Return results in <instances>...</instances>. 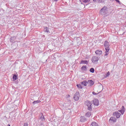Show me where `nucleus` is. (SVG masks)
<instances>
[{"instance_id": "obj_20", "label": "nucleus", "mask_w": 126, "mask_h": 126, "mask_svg": "<svg viewBox=\"0 0 126 126\" xmlns=\"http://www.w3.org/2000/svg\"><path fill=\"white\" fill-rule=\"evenodd\" d=\"M105 54L104 55V57L105 58H108V55H109V51H110V50H105Z\"/></svg>"}, {"instance_id": "obj_33", "label": "nucleus", "mask_w": 126, "mask_h": 126, "mask_svg": "<svg viewBox=\"0 0 126 126\" xmlns=\"http://www.w3.org/2000/svg\"><path fill=\"white\" fill-rule=\"evenodd\" d=\"M54 0V1H58V0Z\"/></svg>"}, {"instance_id": "obj_14", "label": "nucleus", "mask_w": 126, "mask_h": 126, "mask_svg": "<svg viewBox=\"0 0 126 126\" xmlns=\"http://www.w3.org/2000/svg\"><path fill=\"white\" fill-rule=\"evenodd\" d=\"M81 69L83 71H87V66H86V65H84L81 67Z\"/></svg>"}, {"instance_id": "obj_27", "label": "nucleus", "mask_w": 126, "mask_h": 126, "mask_svg": "<svg viewBox=\"0 0 126 126\" xmlns=\"http://www.w3.org/2000/svg\"><path fill=\"white\" fill-rule=\"evenodd\" d=\"M77 87H78L79 89H82V86L80 84H77Z\"/></svg>"}, {"instance_id": "obj_31", "label": "nucleus", "mask_w": 126, "mask_h": 126, "mask_svg": "<svg viewBox=\"0 0 126 126\" xmlns=\"http://www.w3.org/2000/svg\"><path fill=\"white\" fill-rule=\"evenodd\" d=\"M109 75H110V72L108 71V72H107V73L106 76H109Z\"/></svg>"}, {"instance_id": "obj_4", "label": "nucleus", "mask_w": 126, "mask_h": 126, "mask_svg": "<svg viewBox=\"0 0 126 126\" xmlns=\"http://www.w3.org/2000/svg\"><path fill=\"white\" fill-rule=\"evenodd\" d=\"M79 97H80L79 93L76 92L73 96L74 100H75V101H78L79 100Z\"/></svg>"}, {"instance_id": "obj_16", "label": "nucleus", "mask_w": 126, "mask_h": 126, "mask_svg": "<svg viewBox=\"0 0 126 126\" xmlns=\"http://www.w3.org/2000/svg\"><path fill=\"white\" fill-rule=\"evenodd\" d=\"M16 40V37H11L10 38V41L11 43H14V41Z\"/></svg>"}, {"instance_id": "obj_29", "label": "nucleus", "mask_w": 126, "mask_h": 126, "mask_svg": "<svg viewBox=\"0 0 126 126\" xmlns=\"http://www.w3.org/2000/svg\"><path fill=\"white\" fill-rule=\"evenodd\" d=\"M98 93H96L94 92H93V95H98Z\"/></svg>"}, {"instance_id": "obj_25", "label": "nucleus", "mask_w": 126, "mask_h": 126, "mask_svg": "<svg viewBox=\"0 0 126 126\" xmlns=\"http://www.w3.org/2000/svg\"><path fill=\"white\" fill-rule=\"evenodd\" d=\"M82 1L84 3H88L90 2V0H82Z\"/></svg>"}, {"instance_id": "obj_3", "label": "nucleus", "mask_w": 126, "mask_h": 126, "mask_svg": "<svg viewBox=\"0 0 126 126\" xmlns=\"http://www.w3.org/2000/svg\"><path fill=\"white\" fill-rule=\"evenodd\" d=\"M100 59V57H98L97 56H93L92 59V62L93 63H95L99 61Z\"/></svg>"}, {"instance_id": "obj_11", "label": "nucleus", "mask_w": 126, "mask_h": 126, "mask_svg": "<svg viewBox=\"0 0 126 126\" xmlns=\"http://www.w3.org/2000/svg\"><path fill=\"white\" fill-rule=\"evenodd\" d=\"M88 84H89V86H92L94 84V82L93 81H92V80H88Z\"/></svg>"}, {"instance_id": "obj_30", "label": "nucleus", "mask_w": 126, "mask_h": 126, "mask_svg": "<svg viewBox=\"0 0 126 126\" xmlns=\"http://www.w3.org/2000/svg\"><path fill=\"white\" fill-rule=\"evenodd\" d=\"M115 0L116 1V2H118V3H119V4L121 3V2L119 0Z\"/></svg>"}, {"instance_id": "obj_26", "label": "nucleus", "mask_w": 126, "mask_h": 126, "mask_svg": "<svg viewBox=\"0 0 126 126\" xmlns=\"http://www.w3.org/2000/svg\"><path fill=\"white\" fill-rule=\"evenodd\" d=\"M90 72H92V73H94L95 69H94V68H91L90 69Z\"/></svg>"}, {"instance_id": "obj_9", "label": "nucleus", "mask_w": 126, "mask_h": 126, "mask_svg": "<svg viewBox=\"0 0 126 126\" xmlns=\"http://www.w3.org/2000/svg\"><path fill=\"white\" fill-rule=\"evenodd\" d=\"M117 122V119L115 117H111L109 119L110 123H116Z\"/></svg>"}, {"instance_id": "obj_18", "label": "nucleus", "mask_w": 126, "mask_h": 126, "mask_svg": "<svg viewBox=\"0 0 126 126\" xmlns=\"http://www.w3.org/2000/svg\"><path fill=\"white\" fill-rule=\"evenodd\" d=\"M81 84L84 85V86H87L88 82L87 81H84L81 82Z\"/></svg>"}, {"instance_id": "obj_24", "label": "nucleus", "mask_w": 126, "mask_h": 126, "mask_svg": "<svg viewBox=\"0 0 126 126\" xmlns=\"http://www.w3.org/2000/svg\"><path fill=\"white\" fill-rule=\"evenodd\" d=\"M91 126H99V125H98V124H97L96 122H93L91 124Z\"/></svg>"}, {"instance_id": "obj_22", "label": "nucleus", "mask_w": 126, "mask_h": 126, "mask_svg": "<svg viewBox=\"0 0 126 126\" xmlns=\"http://www.w3.org/2000/svg\"><path fill=\"white\" fill-rule=\"evenodd\" d=\"M40 120L42 121V122L45 121V116L43 114H42L41 116L40 117Z\"/></svg>"}, {"instance_id": "obj_19", "label": "nucleus", "mask_w": 126, "mask_h": 126, "mask_svg": "<svg viewBox=\"0 0 126 126\" xmlns=\"http://www.w3.org/2000/svg\"><path fill=\"white\" fill-rule=\"evenodd\" d=\"M39 103H41V100H37L34 101L32 102V104L33 105H36V104H39Z\"/></svg>"}, {"instance_id": "obj_15", "label": "nucleus", "mask_w": 126, "mask_h": 126, "mask_svg": "<svg viewBox=\"0 0 126 126\" xmlns=\"http://www.w3.org/2000/svg\"><path fill=\"white\" fill-rule=\"evenodd\" d=\"M44 32H46V33H50V30H49V28L47 27H44Z\"/></svg>"}, {"instance_id": "obj_6", "label": "nucleus", "mask_w": 126, "mask_h": 126, "mask_svg": "<svg viewBox=\"0 0 126 126\" xmlns=\"http://www.w3.org/2000/svg\"><path fill=\"white\" fill-rule=\"evenodd\" d=\"M93 104H94V106H98L99 105V100H98L96 98H94L93 100Z\"/></svg>"}, {"instance_id": "obj_12", "label": "nucleus", "mask_w": 126, "mask_h": 126, "mask_svg": "<svg viewBox=\"0 0 126 126\" xmlns=\"http://www.w3.org/2000/svg\"><path fill=\"white\" fill-rule=\"evenodd\" d=\"M103 87L102 85L98 87V90H99V92H98V93H101V92L103 91Z\"/></svg>"}, {"instance_id": "obj_2", "label": "nucleus", "mask_w": 126, "mask_h": 126, "mask_svg": "<svg viewBox=\"0 0 126 126\" xmlns=\"http://www.w3.org/2000/svg\"><path fill=\"white\" fill-rule=\"evenodd\" d=\"M86 105L88 107V111H92V103H91V101L87 100L86 101Z\"/></svg>"}, {"instance_id": "obj_7", "label": "nucleus", "mask_w": 126, "mask_h": 126, "mask_svg": "<svg viewBox=\"0 0 126 126\" xmlns=\"http://www.w3.org/2000/svg\"><path fill=\"white\" fill-rule=\"evenodd\" d=\"M95 53L97 56H101V55H102V54H103V52L101 50H97L95 51Z\"/></svg>"}, {"instance_id": "obj_1", "label": "nucleus", "mask_w": 126, "mask_h": 126, "mask_svg": "<svg viewBox=\"0 0 126 126\" xmlns=\"http://www.w3.org/2000/svg\"><path fill=\"white\" fill-rule=\"evenodd\" d=\"M107 9L108 7H107L106 6L103 7L99 11L100 14H101V15H106V14H107Z\"/></svg>"}, {"instance_id": "obj_23", "label": "nucleus", "mask_w": 126, "mask_h": 126, "mask_svg": "<svg viewBox=\"0 0 126 126\" xmlns=\"http://www.w3.org/2000/svg\"><path fill=\"white\" fill-rule=\"evenodd\" d=\"M17 79V75L16 74H14L13 76V80L14 81Z\"/></svg>"}, {"instance_id": "obj_21", "label": "nucleus", "mask_w": 126, "mask_h": 126, "mask_svg": "<svg viewBox=\"0 0 126 126\" xmlns=\"http://www.w3.org/2000/svg\"><path fill=\"white\" fill-rule=\"evenodd\" d=\"M86 117H87L88 118H89V117H91V112H88L85 114Z\"/></svg>"}, {"instance_id": "obj_28", "label": "nucleus", "mask_w": 126, "mask_h": 126, "mask_svg": "<svg viewBox=\"0 0 126 126\" xmlns=\"http://www.w3.org/2000/svg\"><path fill=\"white\" fill-rule=\"evenodd\" d=\"M96 2H98V3H102V2H103V1L102 0H96Z\"/></svg>"}, {"instance_id": "obj_5", "label": "nucleus", "mask_w": 126, "mask_h": 126, "mask_svg": "<svg viewBox=\"0 0 126 126\" xmlns=\"http://www.w3.org/2000/svg\"><path fill=\"white\" fill-rule=\"evenodd\" d=\"M104 46L105 48V50H107V51L110 50V44L109 43V42H108V41H105L104 42Z\"/></svg>"}, {"instance_id": "obj_8", "label": "nucleus", "mask_w": 126, "mask_h": 126, "mask_svg": "<svg viewBox=\"0 0 126 126\" xmlns=\"http://www.w3.org/2000/svg\"><path fill=\"white\" fill-rule=\"evenodd\" d=\"M87 121V119L85 118L84 116H81L80 122H81L82 123H84V122H86Z\"/></svg>"}, {"instance_id": "obj_17", "label": "nucleus", "mask_w": 126, "mask_h": 126, "mask_svg": "<svg viewBox=\"0 0 126 126\" xmlns=\"http://www.w3.org/2000/svg\"><path fill=\"white\" fill-rule=\"evenodd\" d=\"M116 117L117 119H119L121 117V113L118 112H115Z\"/></svg>"}, {"instance_id": "obj_32", "label": "nucleus", "mask_w": 126, "mask_h": 126, "mask_svg": "<svg viewBox=\"0 0 126 126\" xmlns=\"http://www.w3.org/2000/svg\"><path fill=\"white\" fill-rule=\"evenodd\" d=\"M94 2H96V0H93Z\"/></svg>"}, {"instance_id": "obj_10", "label": "nucleus", "mask_w": 126, "mask_h": 126, "mask_svg": "<svg viewBox=\"0 0 126 126\" xmlns=\"http://www.w3.org/2000/svg\"><path fill=\"white\" fill-rule=\"evenodd\" d=\"M125 106H122L121 110H119V112H120V113H121L122 115H124V114H125Z\"/></svg>"}, {"instance_id": "obj_13", "label": "nucleus", "mask_w": 126, "mask_h": 126, "mask_svg": "<svg viewBox=\"0 0 126 126\" xmlns=\"http://www.w3.org/2000/svg\"><path fill=\"white\" fill-rule=\"evenodd\" d=\"M88 64V61L87 60H82L80 63V64Z\"/></svg>"}]
</instances>
